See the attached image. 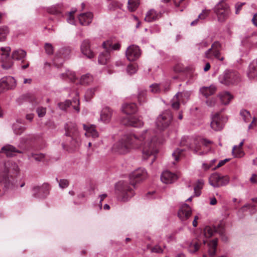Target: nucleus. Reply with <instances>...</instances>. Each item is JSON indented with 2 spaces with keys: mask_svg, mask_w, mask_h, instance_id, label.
<instances>
[{
  "mask_svg": "<svg viewBox=\"0 0 257 257\" xmlns=\"http://www.w3.org/2000/svg\"><path fill=\"white\" fill-rule=\"evenodd\" d=\"M200 247L198 242L193 241L191 242L188 246V250L191 253H194L197 251Z\"/></svg>",
  "mask_w": 257,
  "mask_h": 257,
  "instance_id": "obj_45",
  "label": "nucleus"
},
{
  "mask_svg": "<svg viewBox=\"0 0 257 257\" xmlns=\"http://www.w3.org/2000/svg\"><path fill=\"white\" fill-rule=\"evenodd\" d=\"M160 15L154 10H151L148 12L145 18V21L148 22H152L159 19Z\"/></svg>",
  "mask_w": 257,
  "mask_h": 257,
  "instance_id": "obj_36",
  "label": "nucleus"
},
{
  "mask_svg": "<svg viewBox=\"0 0 257 257\" xmlns=\"http://www.w3.org/2000/svg\"><path fill=\"white\" fill-rule=\"evenodd\" d=\"M121 123L125 125L132 126L135 127H140L144 125L142 119L135 116L124 117L121 120Z\"/></svg>",
  "mask_w": 257,
  "mask_h": 257,
  "instance_id": "obj_17",
  "label": "nucleus"
},
{
  "mask_svg": "<svg viewBox=\"0 0 257 257\" xmlns=\"http://www.w3.org/2000/svg\"><path fill=\"white\" fill-rule=\"evenodd\" d=\"M137 110V105L135 103H124L121 106V110L126 116H131L135 113Z\"/></svg>",
  "mask_w": 257,
  "mask_h": 257,
  "instance_id": "obj_27",
  "label": "nucleus"
},
{
  "mask_svg": "<svg viewBox=\"0 0 257 257\" xmlns=\"http://www.w3.org/2000/svg\"><path fill=\"white\" fill-rule=\"evenodd\" d=\"M239 78V75L236 71L227 69L219 76L218 80L221 84L229 85L237 82Z\"/></svg>",
  "mask_w": 257,
  "mask_h": 257,
  "instance_id": "obj_9",
  "label": "nucleus"
},
{
  "mask_svg": "<svg viewBox=\"0 0 257 257\" xmlns=\"http://www.w3.org/2000/svg\"><path fill=\"white\" fill-rule=\"evenodd\" d=\"M83 127L84 130L85 131V136L86 137H91L94 139L98 137L99 134L94 125L83 124Z\"/></svg>",
  "mask_w": 257,
  "mask_h": 257,
  "instance_id": "obj_26",
  "label": "nucleus"
},
{
  "mask_svg": "<svg viewBox=\"0 0 257 257\" xmlns=\"http://www.w3.org/2000/svg\"><path fill=\"white\" fill-rule=\"evenodd\" d=\"M1 152L5 153L8 157H12L16 153H22L21 151L18 150L14 146L10 145L4 146L2 148Z\"/></svg>",
  "mask_w": 257,
  "mask_h": 257,
  "instance_id": "obj_34",
  "label": "nucleus"
},
{
  "mask_svg": "<svg viewBox=\"0 0 257 257\" xmlns=\"http://www.w3.org/2000/svg\"><path fill=\"white\" fill-rule=\"evenodd\" d=\"M216 90V87L214 85H211L210 86H203L200 88V92L205 97H207L213 94Z\"/></svg>",
  "mask_w": 257,
  "mask_h": 257,
  "instance_id": "obj_35",
  "label": "nucleus"
},
{
  "mask_svg": "<svg viewBox=\"0 0 257 257\" xmlns=\"http://www.w3.org/2000/svg\"><path fill=\"white\" fill-rule=\"evenodd\" d=\"M113 115V110L108 107H103L100 113V118L98 119L104 123L107 124L111 121Z\"/></svg>",
  "mask_w": 257,
  "mask_h": 257,
  "instance_id": "obj_20",
  "label": "nucleus"
},
{
  "mask_svg": "<svg viewBox=\"0 0 257 257\" xmlns=\"http://www.w3.org/2000/svg\"><path fill=\"white\" fill-rule=\"evenodd\" d=\"M147 177V173L145 169H138L130 175V184L135 187L136 183L146 179Z\"/></svg>",
  "mask_w": 257,
  "mask_h": 257,
  "instance_id": "obj_15",
  "label": "nucleus"
},
{
  "mask_svg": "<svg viewBox=\"0 0 257 257\" xmlns=\"http://www.w3.org/2000/svg\"><path fill=\"white\" fill-rule=\"evenodd\" d=\"M240 115L245 122H249L251 121V123L248 126L249 130L253 128L256 125V118L254 117H252L249 111L242 110L240 112Z\"/></svg>",
  "mask_w": 257,
  "mask_h": 257,
  "instance_id": "obj_21",
  "label": "nucleus"
},
{
  "mask_svg": "<svg viewBox=\"0 0 257 257\" xmlns=\"http://www.w3.org/2000/svg\"><path fill=\"white\" fill-rule=\"evenodd\" d=\"M229 159H224L223 160H221L220 161L219 163L217 164V165L213 169V170H215L217 168H218L221 166H222L223 165H224L226 162H227L228 161H229Z\"/></svg>",
  "mask_w": 257,
  "mask_h": 257,
  "instance_id": "obj_62",
  "label": "nucleus"
},
{
  "mask_svg": "<svg viewBox=\"0 0 257 257\" xmlns=\"http://www.w3.org/2000/svg\"><path fill=\"white\" fill-rule=\"evenodd\" d=\"M37 112L38 113V115L40 117H43L46 112V108L43 107H39L37 109Z\"/></svg>",
  "mask_w": 257,
  "mask_h": 257,
  "instance_id": "obj_57",
  "label": "nucleus"
},
{
  "mask_svg": "<svg viewBox=\"0 0 257 257\" xmlns=\"http://www.w3.org/2000/svg\"><path fill=\"white\" fill-rule=\"evenodd\" d=\"M192 214V209L187 204H182L178 212V216L182 221L187 220Z\"/></svg>",
  "mask_w": 257,
  "mask_h": 257,
  "instance_id": "obj_19",
  "label": "nucleus"
},
{
  "mask_svg": "<svg viewBox=\"0 0 257 257\" xmlns=\"http://www.w3.org/2000/svg\"><path fill=\"white\" fill-rule=\"evenodd\" d=\"M221 104L228 105L233 98V95L228 91H223L219 92L217 96Z\"/></svg>",
  "mask_w": 257,
  "mask_h": 257,
  "instance_id": "obj_24",
  "label": "nucleus"
},
{
  "mask_svg": "<svg viewBox=\"0 0 257 257\" xmlns=\"http://www.w3.org/2000/svg\"><path fill=\"white\" fill-rule=\"evenodd\" d=\"M206 103L209 107H215L218 106L216 99L214 97L208 99L206 101Z\"/></svg>",
  "mask_w": 257,
  "mask_h": 257,
  "instance_id": "obj_52",
  "label": "nucleus"
},
{
  "mask_svg": "<svg viewBox=\"0 0 257 257\" xmlns=\"http://www.w3.org/2000/svg\"><path fill=\"white\" fill-rule=\"evenodd\" d=\"M221 176L217 173H214L211 175L209 179V184L213 187H219Z\"/></svg>",
  "mask_w": 257,
  "mask_h": 257,
  "instance_id": "obj_38",
  "label": "nucleus"
},
{
  "mask_svg": "<svg viewBox=\"0 0 257 257\" xmlns=\"http://www.w3.org/2000/svg\"><path fill=\"white\" fill-rule=\"evenodd\" d=\"M146 91L141 90L139 91L138 94V99L140 103L144 102L146 100Z\"/></svg>",
  "mask_w": 257,
  "mask_h": 257,
  "instance_id": "obj_55",
  "label": "nucleus"
},
{
  "mask_svg": "<svg viewBox=\"0 0 257 257\" xmlns=\"http://www.w3.org/2000/svg\"><path fill=\"white\" fill-rule=\"evenodd\" d=\"M107 196V195L105 193L104 194H102L101 195H100L99 196V204H98V206H99V207L100 209H101L102 208V201L105 199Z\"/></svg>",
  "mask_w": 257,
  "mask_h": 257,
  "instance_id": "obj_60",
  "label": "nucleus"
},
{
  "mask_svg": "<svg viewBox=\"0 0 257 257\" xmlns=\"http://www.w3.org/2000/svg\"><path fill=\"white\" fill-rule=\"evenodd\" d=\"M97 89V88L96 87L91 88L88 89L86 91V92L85 93V97L87 101L89 100L93 97V96L94 95Z\"/></svg>",
  "mask_w": 257,
  "mask_h": 257,
  "instance_id": "obj_49",
  "label": "nucleus"
},
{
  "mask_svg": "<svg viewBox=\"0 0 257 257\" xmlns=\"http://www.w3.org/2000/svg\"><path fill=\"white\" fill-rule=\"evenodd\" d=\"M2 67L5 69L11 68L13 65L12 59L23 61L26 56V52L22 49H17L14 51L12 57L10 56L11 48L9 47L1 48Z\"/></svg>",
  "mask_w": 257,
  "mask_h": 257,
  "instance_id": "obj_2",
  "label": "nucleus"
},
{
  "mask_svg": "<svg viewBox=\"0 0 257 257\" xmlns=\"http://www.w3.org/2000/svg\"><path fill=\"white\" fill-rule=\"evenodd\" d=\"M161 86L160 84L154 83L150 86V91L154 93H159L161 92Z\"/></svg>",
  "mask_w": 257,
  "mask_h": 257,
  "instance_id": "obj_46",
  "label": "nucleus"
},
{
  "mask_svg": "<svg viewBox=\"0 0 257 257\" xmlns=\"http://www.w3.org/2000/svg\"><path fill=\"white\" fill-rule=\"evenodd\" d=\"M244 140H242L238 146H234L232 148V153L235 158H241L244 156V153L242 150V146Z\"/></svg>",
  "mask_w": 257,
  "mask_h": 257,
  "instance_id": "obj_33",
  "label": "nucleus"
},
{
  "mask_svg": "<svg viewBox=\"0 0 257 257\" xmlns=\"http://www.w3.org/2000/svg\"><path fill=\"white\" fill-rule=\"evenodd\" d=\"M140 4L139 0H128L127 8L130 11H135Z\"/></svg>",
  "mask_w": 257,
  "mask_h": 257,
  "instance_id": "obj_42",
  "label": "nucleus"
},
{
  "mask_svg": "<svg viewBox=\"0 0 257 257\" xmlns=\"http://www.w3.org/2000/svg\"><path fill=\"white\" fill-rule=\"evenodd\" d=\"M134 188L126 182H117L115 185V193L117 199L124 202L128 201L135 194Z\"/></svg>",
  "mask_w": 257,
  "mask_h": 257,
  "instance_id": "obj_5",
  "label": "nucleus"
},
{
  "mask_svg": "<svg viewBox=\"0 0 257 257\" xmlns=\"http://www.w3.org/2000/svg\"><path fill=\"white\" fill-rule=\"evenodd\" d=\"M70 54V49L68 48H61L55 56L54 64L57 67H59L60 65L63 63L65 59L68 58Z\"/></svg>",
  "mask_w": 257,
  "mask_h": 257,
  "instance_id": "obj_16",
  "label": "nucleus"
},
{
  "mask_svg": "<svg viewBox=\"0 0 257 257\" xmlns=\"http://www.w3.org/2000/svg\"><path fill=\"white\" fill-rule=\"evenodd\" d=\"M126 71L128 74L132 75L137 72V67L135 64H130L127 67Z\"/></svg>",
  "mask_w": 257,
  "mask_h": 257,
  "instance_id": "obj_51",
  "label": "nucleus"
},
{
  "mask_svg": "<svg viewBox=\"0 0 257 257\" xmlns=\"http://www.w3.org/2000/svg\"><path fill=\"white\" fill-rule=\"evenodd\" d=\"M229 179L228 176H221V179L219 183V187L221 186L226 185L229 183Z\"/></svg>",
  "mask_w": 257,
  "mask_h": 257,
  "instance_id": "obj_56",
  "label": "nucleus"
},
{
  "mask_svg": "<svg viewBox=\"0 0 257 257\" xmlns=\"http://www.w3.org/2000/svg\"><path fill=\"white\" fill-rule=\"evenodd\" d=\"M172 119L173 115L170 110L163 112L157 117L156 121L158 129L160 131L166 129L171 124Z\"/></svg>",
  "mask_w": 257,
  "mask_h": 257,
  "instance_id": "obj_8",
  "label": "nucleus"
},
{
  "mask_svg": "<svg viewBox=\"0 0 257 257\" xmlns=\"http://www.w3.org/2000/svg\"><path fill=\"white\" fill-rule=\"evenodd\" d=\"M5 168L7 173L18 174L20 172V168L18 164L11 161L5 163Z\"/></svg>",
  "mask_w": 257,
  "mask_h": 257,
  "instance_id": "obj_32",
  "label": "nucleus"
},
{
  "mask_svg": "<svg viewBox=\"0 0 257 257\" xmlns=\"http://www.w3.org/2000/svg\"><path fill=\"white\" fill-rule=\"evenodd\" d=\"M13 185L7 176L0 171V196L3 195L6 190L12 187Z\"/></svg>",
  "mask_w": 257,
  "mask_h": 257,
  "instance_id": "obj_23",
  "label": "nucleus"
},
{
  "mask_svg": "<svg viewBox=\"0 0 257 257\" xmlns=\"http://www.w3.org/2000/svg\"><path fill=\"white\" fill-rule=\"evenodd\" d=\"M93 81V77L89 74H86L81 76L80 83L81 84H88Z\"/></svg>",
  "mask_w": 257,
  "mask_h": 257,
  "instance_id": "obj_44",
  "label": "nucleus"
},
{
  "mask_svg": "<svg viewBox=\"0 0 257 257\" xmlns=\"http://www.w3.org/2000/svg\"><path fill=\"white\" fill-rule=\"evenodd\" d=\"M204 181L202 179L198 180L194 187L195 195L198 196L201 194V190L203 188Z\"/></svg>",
  "mask_w": 257,
  "mask_h": 257,
  "instance_id": "obj_39",
  "label": "nucleus"
},
{
  "mask_svg": "<svg viewBox=\"0 0 257 257\" xmlns=\"http://www.w3.org/2000/svg\"><path fill=\"white\" fill-rule=\"evenodd\" d=\"M45 49L46 53L48 55H51L53 53L54 48L50 43H46L45 45Z\"/></svg>",
  "mask_w": 257,
  "mask_h": 257,
  "instance_id": "obj_54",
  "label": "nucleus"
},
{
  "mask_svg": "<svg viewBox=\"0 0 257 257\" xmlns=\"http://www.w3.org/2000/svg\"><path fill=\"white\" fill-rule=\"evenodd\" d=\"M210 13V10L205 9L203 10L202 13L199 15L198 18L201 20V21H202L209 16Z\"/></svg>",
  "mask_w": 257,
  "mask_h": 257,
  "instance_id": "obj_53",
  "label": "nucleus"
},
{
  "mask_svg": "<svg viewBox=\"0 0 257 257\" xmlns=\"http://www.w3.org/2000/svg\"><path fill=\"white\" fill-rule=\"evenodd\" d=\"M48 13L53 15H58L61 12V5L60 4H56L50 6L47 8Z\"/></svg>",
  "mask_w": 257,
  "mask_h": 257,
  "instance_id": "obj_41",
  "label": "nucleus"
},
{
  "mask_svg": "<svg viewBox=\"0 0 257 257\" xmlns=\"http://www.w3.org/2000/svg\"><path fill=\"white\" fill-rule=\"evenodd\" d=\"M214 12L220 22L226 19L230 14L229 6L224 3H218L214 8Z\"/></svg>",
  "mask_w": 257,
  "mask_h": 257,
  "instance_id": "obj_13",
  "label": "nucleus"
},
{
  "mask_svg": "<svg viewBox=\"0 0 257 257\" xmlns=\"http://www.w3.org/2000/svg\"><path fill=\"white\" fill-rule=\"evenodd\" d=\"M183 150L177 149L172 153V157L175 161H178L183 155Z\"/></svg>",
  "mask_w": 257,
  "mask_h": 257,
  "instance_id": "obj_48",
  "label": "nucleus"
},
{
  "mask_svg": "<svg viewBox=\"0 0 257 257\" xmlns=\"http://www.w3.org/2000/svg\"><path fill=\"white\" fill-rule=\"evenodd\" d=\"M157 198L155 192H148L146 195V198L148 199H152Z\"/></svg>",
  "mask_w": 257,
  "mask_h": 257,
  "instance_id": "obj_63",
  "label": "nucleus"
},
{
  "mask_svg": "<svg viewBox=\"0 0 257 257\" xmlns=\"http://www.w3.org/2000/svg\"><path fill=\"white\" fill-rule=\"evenodd\" d=\"M50 185L48 183H44L41 186H35L32 189L33 196L38 198H45L49 194Z\"/></svg>",
  "mask_w": 257,
  "mask_h": 257,
  "instance_id": "obj_12",
  "label": "nucleus"
},
{
  "mask_svg": "<svg viewBox=\"0 0 257 257\" xmlns=\"http://www.w3.org/2000/svg\"><path fill=\"white\" fill-rule=\"evenodd\" d=\"M74 13H75L74 11L69 12L67 14V18H66L67 22L68 23H69L70 24L74 25H75V23H76V21L75 20L74 16Z\"/></svg>",
  "mask_w": 257,
  "mask_h": 257,
  "instance_id": "obj_50",
  "label": "nucleus"
},
{
  "mask_svg": "<svg viewBox=\"0 0 257 257\" xmlns=\"http://www.w3.org/2000/svg\"><path fill=\"white\" fill-rule=\"evenodd\" d=\"M45 157V155L43 154H31L30 156H29L30 159H33L37 162L43 161Z\"/></svg>",
  "mask_w": 257,
  "mask_h": 257,
  "instance_id": "obj_47",
  "label": "nucleus"
},
{
  "mask_svg": "<svg viewBox=\"0 0 257 257\" xmlns=\"http://www.w3.org/2000/svg\"><path fill=\"white\" fill-rule=\"evenodd\" d=\"M181 145L182 146H186L188 148L190 149L196 154L203 155L204 154L201 150L202 146H208L209 144L211 143L210 141L203 139L201 137L192 138L189 137H184L181 141Z\"/></svg>",
  "mask_w": 257,
  "mask_h": 257,
  "instance_id": "obj_4",
  "label": "nucleus"
},
{
  "mask_svg": "<svg viewBox=\"0 0 257 257\" xmlns=\"http://www.w3.org/2000/svg\"><path fill=\"white\" fill-rule=\"evenodd\" d=\"M190 93L188 91L178 92L171 100L172 107L178 109L180 106V103H185L189 99Z\"/></svg>",
  "mask_w": 257,
  "mask_h": 257,
  "instance_id": "obj_14",
  "label": "nucleus"
},
{
  "mask_svg": "<svg viewBox=\"0 0 257 257\" xmlns=\"http://www.w3.org/2000/svg\"><path fill=\"white\" fill-rule=\"evenodd\" d=\"M9 33V30L7 26L0 27V41H4Z\"/></svg>",
  "mask_w": 257,
  "mask_h": 257,
  "instance_id": "obj_43",
  "label": "nucleus"
},
{
  "mask_svg": "<svg viewBox=\"0 0 257 257\" xmlns=\"http://www.w3.org/2000/svg\"><path fill=\"white\" fill-rule=\"evenodd\" d=\"M162 86H161V91H167L169 89V84L168 82L165 83L160 84Z\"/></svg>",
  "mask_w": 257,
  "mask_h": 257,
  "instance_id": "obj_64",
  "label": "nucleus"
},
{
  "mask_svg": "<svg viewBox=\"0 0 257 257\" xmlns=\"http://www.w3.org/2000/svg\"><path fill=\"white\" fill-rule=\"evenodd\" d=\"M22 120L18 119L12 125V128L14 134L16 135H21L23 133L25 128L22 126Z\"/></svg>",
  "mask_w": 257,
  "mask_h": 257,
  "instance_id": "obj_37",
  "label": "nucleus"
},
{
  "mask_svg": "<svg viewBox=\"0 0 257 257\" xmlns=\"http://www.w3.org/2000/svg\"><path fill=\"white\" fill-rule=\"evenodd\" d=\"M215 232V229L210 226H206L204 229V236L203 239L204 244L208 243V253L211 256H214L216 253V246L217 245V239H213L208 242L207 238L211 237Z\"/></svg>",
  "mask_w": 257,
  "mask_h": 257,
  "instance_id": "obj_7",
  "label": "nucleus"
},
{
  "mask_svg": "<svg viewBox=\"0 0 257 257\" xmlns=\"http://www.w3.org/2000/svg\"><path fill=\"white\" fill-rule=\"evenodd\" d=\"M59 185L61 188H66L69 185V181L66 179H61L59 182Z\"/></svg>",
  "mask_w": 257,
  "mask_h": 257,
  "instance_id": "obj_59",
  "label": "nucleus"
},
{
  "mask_svg": "<svg viewBox=\"0 0 257 257\" xmlns=\"http://www.w3.org/2000/svg\"><path fill=\"white\" fill-rule=\"evenodd\" d=\"M246 209H248L250 210V213L252 214V213H253L254 212H255V207L253 205H249V204H246L245 205H244V206H243L240 211H245Z\"/></svg>",
  "mask_w": 257,
  "mask_h": 257,
  "instance_id": "obj_58",
  "label": "nucleus"
},
{
  "mask_svg": "<svg viewBox=\"0 0 257 257\" xmlns=\"http://www.w3.org/2000/svg\"><path fill=\"white\" fill-rule=\"evenodd\" d=\"M247 74L250 79L257 78V59L250 63Z\"/></svg>",
  "mask_w": 257,
  "mask_h": 257,
  "instance_id": "obj_31",
  "label": "nucleus"
},
{
  "mask_svg": "<svg viewBox=\"0 0 257 257\" xmlns=\"http://www.w3.org/2000/svg\"><path fill=\"white\" fill-rule=\"evenodd\" d=\"M177 178V175L175 173L169 171H165L161 175V180L164 183L171 184L176 181Z\"/></svg>",
  "mask_w": 257,
  "mask_h": 257,
  "instance_id": "obj_25",
  "label": "nucleus"
},
{
  "mask_svg": "<svg viewBox=\"0 0 257 257\" xmlns=\"http://www.w3.org/2000/svg\"><path fill=\"white\" fill-rule=\"evenodd\" d=\"M60 77L62 79L68 78L70 81H74L76 79V76L74 72L67 70L65 73H62Z\"/></svg>",
  "mask_w": 257,
  "mask_h": 257,
  "instance_id": "obj_40",
  "label": "nucleus"
},
{
  "mask_svg": "<svg viewBox=\"0 0 257 257\" xmlns=\"http://www.w3.org/2000/svg\"><path fill=\"white\" fill-rule=\"evenodd\" d=\"M17 86L16 80L12 76L3 77L0 79V93L14 89Z\"/></svg>",
  "mask_w": 257,
  "mask_h": 257,
  "instance_id": "obj_11",
  "label": "nucleus"
},
{
  "mask_svg": "<svg viewBox=\"0 0 257 257\" xmlns=\"http://www.w3.org/2000/svg\"><path fill=\"white\" fill-rule=\"evenodd\" d=\"M221 47L222 45L220 42L218 41L214 42L212 44L211 47L205 52L206 57L211 59L215 58L220 61H223L224 57L220 56Z\"/></svg>",
  "mask_w": 257,
  "mask_h": 257,
  "instance_id": "obj_10",
  "label": "nucleus"
},
{
  "mask_svg": "<svg viewBox=\"0 0 257 257\" xmlns=\"http://www.w3.org/2000/svg\"><path fill=\"white\" fill-rule=\"evenodd\" d=\"M93 15L90 12L82 13L78 16V20L81 25L87 26L89 25L92 20Z\"/></svg>",
  "mask_w": 257,
  "mask_h": 257,
  "instance_id": "obj_30",
  "label": "nucleus"
},
{
  "mask_svg": "<svg viewBox=\"0 0 257 257\" xmlns=\"http://www.w3.org/2000/svg\"><path fill=\"white\" fill-rule=\"evenodd\" d=\"M65 135L67 137L65 145L76 148L80 146L81 139L77 125L73 122H68L65 125ZM64 149L65 145H63Z\"/></svg>",
  "mask_w": 257,
  "mask_h": 257,
  "instance_id": "obj_3",
  "label": "nucleus"
},
{
  "mask_svg": "<svg viewBox=\"0 0 257 257\" xmlns=\"http://www.w3.org/2000/svg\"><path fill=\"white\" fill-rule=\"evenodd\" d=\"M224 125L223 118L218 114H216L212 118L210 123L211 128L215 131H219L221 130Z\"/></svg>",
  "mask_w": 257,
  "mask_h": 257,
  "instance_id": "obj_22",
  "label": "nucleus"
},
{
  "mask_svg": "<svg viewBox=\"0 0 257 257\" xmlns=\"http://www.w3.org/2000/svg\"><path fill=\"white\" fill-rule=\"evenodd\" d=\"M74 103V105H73V108L77 111V112H79L80 110L79 107V101L77 97L74 98L73 99V101L71 102L70 100H66L64 102H61L59 103V106L60 109L62 110H65L67 107H68L72 103Z\"/></svg>",
  "mask_w": 257,
  "mask_h": 257,
  "instance_id": "obj_29",
  "label": "nucleus"
},
{
  "mask_svg": "<svg viewBox=\"0 0 257 257\" xmlns=\"http://www.w3.org/2000/svg\"><path fill=\"white\" fill-rule=\"evenodd\" d=\"M158 137L159 134L152 129L144 130L138 133H126L113 145L112 149L120 154H126L132 150L141 149L143 160H147L153 156L152 164L158 153V145L163 143V141Z\"/></svg>",
  "mask_w": 257,
  "mask_h": 257,
  "instance_id": "obj_1",
  "label": "nucleus"
},
{
  "mask_svg": "<svg viewBox=\"0 0 257 257\" xmlns=\"http://www.w3.org/2000/svg\"><path fill=\"white\" fill-rule=\"evenodd\" d=\"M151 251L156 253H162L163 250L159 245H157L151 249Z\"/></svg>",
  "mask_w": 257,
  "mask_h": 257,
  "instance_id": "obj_61",
  "label": "nucleus"
},
{
  "mask_svg": "<svg viewBox=\"0 0 257 257\" xmlns=\"http://www.w3.org/2000/svg\"><path fill=\"white\" fill-rule=\"evenodd\" d=\"M102 47L105 50V52H102L98 57V62L102 65L106 64L110 59L109 53L112 51L118 50L120 48L119 42H116L113 39H110L104 41Z\"/></svg>",
  "mask_w": 257,
  "mask_h": 257,
  "instance_id": "obj_6",
  "label": "nucleus"
},
{
  "mask_svg": "<svg viewBox=\"0 0 257 257\" xmlns=\"http://www.w3.org/2000/svg\"><path fill=\"white\" fill-rule=\"evenodd\" d=\"M82 53L88 58H92L94 56V53L91 50L90 43L88 40H84L81 45Z\"/></svg>",
  "mask_w": 257,
  "mask_h": 257,
  "instance_id": "obj_28",
  "label": "nucleus"
},
{
  "mask_svg": "<svg viewBox=\"0 0 257 257\" xmlns=\"http://www.w3.org/2000/svg\"><path fill=\"white\" fill-rule=\"evenodd\" d=\"M141 54V50L138 46L132 45L126 50L125 55L129 61H135L139 58Z\"/></svg>",
  "mask_w": 257,
  "mask_h": 257,
  "instance_id": "obj_18",
  "label": "nucleus"
}]
</instances>
